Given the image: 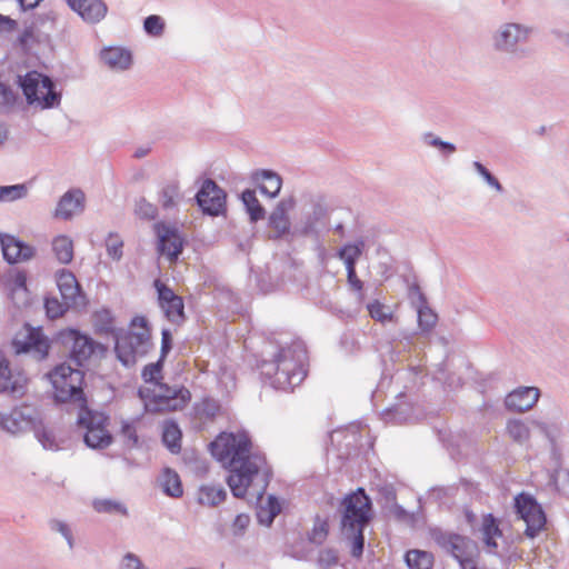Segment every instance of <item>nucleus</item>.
Here are the masks:
<instances>
[{"instance_id": "obj_1", "label": "nucleus", "mask_w": 569, "mask_h": 569, "mask_svg": "<svg viewBox=\"0 0 569 569\" xmlns=\"http://www.w3.org/2000/svg\"><path fill=\"white\" fill-rule=\"evenodd\" d=\"M212 456L230 475L228 485L237 498L247 495L261 499L268 482L269 473L264 457L252 452L251 441L244 431L222 432L210 445Z\"/></svg>"}, {"instance_id": "obj_2", "label": "nucleus", "mask_w": 569, "mask_h": 569, "mask_svg": "<svg viewBox=\"0 0 569 569\" xmlns=\"http://www.w3.org/2000/svg\"><path fill=\"white\" fill-rule=\"evenodd\" d=\"M162 360L147 365L142 370L143 381L149 385L139 389V396L149 412H164L181 410L189 402L191 396L186 388H172L161 383Z\"/></svg>"}, {"instance_id": "obj_3", "label": "nucleus", "mask_w": 569, "mask_h": 569, "mask_svg": "<svg viewBox=\"0 0 569 569\" xmlns=\"http://www.w3.org/2000/svg\"><path fill=\"white\" fill-rule=\"evenodd\" d=\"M341 508V542L352 558L360 560L365 548L363 529L371 519L370 499L362 489H358L343 499Z\"/></svg>"}, {"instance_id": "obj_4", "label": "nucleus", "mask_w": 569, "mask_h": 569, "mask_svg": "<svg viewBox=\"0 0 569 569\" xmlns=\"http://www.w3.org/2000/svg\"><path fill=\"white\" fill-rule=\"evenodd\" d=\"M536 28L527 22L506 20L490 32L489 42L492 51L507 56H525V48L532 41Z\"/></svg>"}, {"instance_id": "obj_5", "label": "nucleus", "mask_w": 569, "mask_h": 569, "mask_svg": "<svg viewBox=\"0 0 569 569\" xmlns=\"http://www.w3.org/2000/svg\"><path fill=\"white\" fill-rule=\"evenodd\" d=\"M307 351L302 343L297 342L283 348L276 359V371L272 385L280 390H291L305 379Z\"/></svg>"}, {"instance_id": "obj_6", "label": "nucleus", "mask_w": 569, "mask_h": 569, "mask_svg": "<svg viewBox=\"0 0 569 569\" xmlns=\"http://www.w3.org/2000/svg\"><path fill=\"white\" fill-rule=\"evenodd\" d=\"M150 345V332L147 320L143 317H136L129 330H120L116 333V353L123 366H132L139 357L148 352Z\"/></svg>"}, {"instance_id": "obj_7", "label": "nucleus", "mask_w": 569, "mask_h": 569, "mask_svg": "<svg viewBox=\"0 0 569 569\" xmlns=\"http://www.w3.org/2000/svg\"><path fill=\"white\" fill-rule=\"evenodd\" d=\"M28 106L36 110L58 108L61 103V92L57 90L53 81L38 71H30L19 77Z\"/></svg>"}, {"instance_id": "obj_8", "label": "nucleus", "mask_w": 569, "mask_h": 569, "mask_svg": "<svg viewBox=\"0 0 569 569\" xmlns=\"http://www.w3.org/2000/svg\"><path fill=\"white\" fill-rule=\"evenodd\" d=\"M435 541L443 552L457 560L461 569H481L478 567V545L469 537L439 532L435 535Z\"/></svg>"}, {"instance_id": "obj_9", "label": "nucleus", "mask_w": 569, "mask_h": 569, "mask_svg": "<svg viewBox=\"0 0 569 569\" xmlns=\"http://www.w3.org/2000/svg\"><path fill=\"white\" fill-rule=\"evenodd\" d=\"M50 381L54 399L59 402L82 398L83 373L70 365L61 363L46 375Z\"/></svg>"}, {"instance_id": "obj_10", "label": "nucleus", "mask_w": 569, "mask_h": 569, "mask_svg": "<svg viewBox=\"0 0 569 569\" xmlns=\"http://www.w3.org/2000/svg\"><path fill=\"white\" fill-rule=\"evenodd\" d=\"M40 422V412L31 405L21 403L8 411L0 410V432L21 436L34 429Z\"/></svg>"}, {"instance_id": "obj_11", "label": "nucleus", "mask_w": 569, "mask_h": 569, "mask_svg": "<svg viewBox=\"0 0 569 569\" xmlns=\"http://www.w3.org/2000/svg\"><path fill=\"white\" fill-rule=\"evenodd\" d=\"M515 509L519 518L526 523L525 535L528 538L537 537L546 527V515L537 499L527 492L515 497Z\"/></svg>"}, {"instance_id": "obj_12", "label": "nucleus", "mask_w": 569, "mask_h": 569, "mask_svg": "<svg viewBox=\"0 0 569 569\" xmlns=\"http://www.w3.org/2000/svg\"><path fill=\"white\" fill-rule=\"evenodd\" d=\"M30 378L19 367H12L10 360L0 350V393L12 398H22L28 393Z\"/></svg>"}, {"instance_id": "obj_13", "label": "nucleus", "mask_w": 569, "mask_h": 569, "mask_svg": "<svg viewBox=\"0 0 569 569\" xmlns=\"http://www.w3.org/2000/svg\"><path fill=\"white\" fill-rule=\"evenodd\" d=\"M59 338L64 348L69 351L70 358L79 366L84 365L96 353L103 351L101 345L74 329L61 331Z\"/></svg>"}, {"instance_id": "obj_14", "label": "nucleus", "mask_w": 569, "mask_h": 569, "mask_svg": "<svg viewBox=\"0 0 569 569\" xmlns=\"http://www.w3.org/2000/svg\"><path fill=\"white\" fill-rule=\"evenodd\" d=\"M12 347L16 353L27 352L42 360L49 353L50 343L41 329L24 326L16 333Z\"/></svg>"}, {"instance_id": "obj_15", "label": "nucleus", "mask_w": 569, "mask_h": 569, "mask_svg": "<svg viewBox=\"0 0 569 569\" xmlns=\"http://www.w3.org/2000/svg\"><path fill=\"white\" fill-rule=\"evenodd\" d=\"M106 417L91 411L82 412L79 425L86 428L84 442L90 448H106L111 443V436L106 430Z\"/></svg>"}, {"instance_id": "obj_16", "label": "nucleus", "mask_w": 569, "mask_h": 569, "mask_svg": "<svg viewBox=\"0 0 569 569\" xmlns=\"http://www.w3.org/2000/svg\"><path fill=\"white\" fill-rule=\"evenodd\" d=\"M154 230L158 238V251L170 263H174L182 252L184 240L179 230L168 223H157Z\"/></svg>"}, {"instance_id": "obj_17", "label": "nucleus", "mask_w": 569, "mask_h": 569, "mask_svg": "<svg viewBox=\"0 0 569 569\" xmlns=\"http://www.w3.org/2000/svg\"><path fill=\"white\" fill-rule=\"evenodd\" d=\"M477 537L489 553L502 556L506 541L499 521L491 513L483 515L477 529Z\"/></svg>"}, {"instance_id": "obj_18", "label": "nucleus", "mask_w": 569, "mask_h": 569, "mask_svg": "<svg viewBox=\"0 0 569 569\" xmlns=\"http://www.w3.org/2000/svg\"><path fill=\"white\" fill-rule=\"evenodd\" d=\"M0 284L19 307L28 305L30 291L27 287V273L19 269H9L0 276Z\"/></svg>"}, {"instance_id": "obj_19", "label": "nucleus", "mask_w": 569, "mask_h": 569, "mask_svg": "<svg viewBox=\"0 0 569 569\" xmlns=\"http://www.w3.org/2000/svg\"><path fill=\"white\" fill-rule=\"evenodd\" d=\"M64 2L82 22L90 26L102 22L109 12V7L104 0H64Z\"/></svg>"}, {"instance_id": "obj_20", "label": "nucleus", "mask_w": 569, "mask_h": 569, "mask_svg": "<svg viewBox=\"0 0 569 569\" xmlns=\"http://www.w3.org/2000/svg\"><path fill=\"white\" fill-rule=\"evenodd\" d=\"M86 194L79 188L64 192L57 202L53 217L58 220L70 221L82 214L86 209Z\"/></svg>"}, {"instance_id": "obj_21", "label": "nucleus", "mask_w": 569, "mask_h": 569, "mask_svg": "<svg viewBox=\"0 0 569 569\" xmlns=\"http://www.w3.org/2000/svg\"><path fill=\"white\" fill-rule=\"evenodd\" d=\"M197 201L203 212L218 216L224 210L226 193L214 181L207 179L197 193Z\"/></svg>"}, {"instance_id": "obj_22", "label": "nucleus", "mask_w": 569, "mask_h": 569, "mask_svg": "<svg viewBox=\"0 0 569 569\" xmlns=\"http://www.w3.org/2000/svg\"><path fill=\"white\" fill-rule=\"evenodd\" d=\"M0 244L4 260L10 264L30 261L37 253L33 246L7 233H0Z\"/></svg>"}, {"instance_id": "obj_23", "label": "nucleus", "mask_w": 569, "mask_h": 569, "mask_svg": "<svg viewBox=\"0 0 569 569\" xmlns=\"http://www.w3.org/2000/svg\"><path fill=\"white\" fill-rule=\"evenodd\" d=\"M154 288L158 292V300L168 320L179 323L183 320V302L169 287L161 280L154 281Z\"/></svg>"}, {"instance_id": "obj_24", "label": "nucleus", "mask_w": 569, "mask_h": 569, "mask_svg": "<svg viewBox=\"0 0 569 569\" xmlns=\"http://www.w3.org/2000/svg\"><path fill=\"white\" fill-rule=\"evenodd\" d=\"M100 61L114 72H124L133 66L132 51L123 46H107L100 50Z\"/></svg>"}, {"instance_id": "obj_25", "label": "nucleus", "mask_w": 569, "mask_h": 569, "mask_svg": "<svg viewBox=\"0 0 569 569\" xmlns=\"http://www.w3.org/2000/svg\"><path fill=\"white\" fill-rule=\"evenodd\" d=\"M56 281L64 303L67 306L78 305L82 297L76 276L67 269H60L56 273Z\"/></svg>"}, {"instance_id": "obj_26", "label": "nucleus", "mask_w": 569, "mask_h": 569, "mask_svg": "<svg viewBox=\"0 0 569 569\" xmlns=\"http://www.w3.org/2000/svg\"><path fill=\"white\" fill-rule=\"evenodd\" d=\"M293 207L295 200L292 198L282 199L270 213L269 227L272 229L274 238H280L289 232L291 224L289 212Z\"/></svg>"}, {"instance_id": "obj_27", "label": "nucleus", "mask_w": 569, "mask_h": 569, "mask_svg": "<svg viewBox=\"0 0 569 569\" xmlns=\"http://www.w3.org/2000/svg\"><path fill=\"white\" fill-rule=\"evenodd\" d=\"M540 397L536 387H519L506 397V406L513 411L523 412L531 409Z\"/></svg>"}, {"instance_id": "obj_28", "label": "nucleus", "mask_w": 569, "mask_h": 569, "mask_svg": "<svg viewBox=\"0 0 569 569\" xmlns=\"http://www.w3.org/2000/svg\"><path fill=\"white\" fill-rule=\"evenodd\" d=\"M551 460L553 467L549 472L550 485L558 493L569 497V466L565 465L560 451L553 450Z\"/></svg>"}, {"instance_id": "obj_29", "label": "nucleus", "mask_w": 569, "mask_h": 569, "mask_svg": "<svg viewBox=\"0 0 569 569\" xmlns=\"http://www.w3.org/2000/svg\"><path fill=\"white\" fill-rule=\"evenodd\" d=\"M251 180L269 198H276L280 193L282 179L276 171L257 169L251 173Z\"/></svg>"}, {"instance_id": "obj_30", "label": "nucleus", "mask_w": 569, "mask_h": 569, "mask_svg": "<svg viewBox=\"0 0 569 569\" xmlns=\"http://www.w3.org/2000/svg\"><path fill=\"white\" fill-rule=\"evenodd\" d=\"M51 252L60 264H70L74 257L73 239L64 233L56 234L50 242Z\"/></svg>"}, {"instance_id": "obj_31", "label": "nucleus", "mask_w": 569, "mask_h": 569, "mask_svg": "<svg viewBox=\"0 0 569 569\" xmlns=\"http://www.w3.org/2000/svg\"><path fill=\"white\" fill-rule=\"evenodd\" d=\"M533 430L543 435L551 446V453L558 449V441L561 438L563 426L561 422L550 419H532Z\"/></svg>"}, {"instance_id": "obj_32", "label": "nucleus", "mask_w": 569, "mask_h": 569, "mask_svg": "<svg viewBox=\"0 0 569 569\" xmlns=\"http://www.w3.org/2000/svg\"><path fill=\"white\" fill-rule=\"evenodd\" d=\"M227 492L220 485L207 483L198 488L197 502L204 507H216L224 501Z\"/></svg>"}, {"instance_id": "obj_33", "label": "nucleus", "mask_w": 569, "mask_h": 569, "mask_svg": "<svg viewBox=\"0 0 569 569\" xmlns=\"http://www.w3.org/2000/svg\"><path fill=\"white\" fill-rule=\"evenodd\" d=\"M92 508L99 513H108L123 518L129 516V509L127 505L119 499L98 498L92 501Z\"/></svg>"}, {"instance_id": "obj_34", "label": "nucleus", "mask_w": 569, "mask_h": 569, "mask_svg": "<svg viewBox=\"0 0 569 569\" xmlns=\"http://www.w3.org/2000/svg\"><path fill=\"white\" fill-rule=\"evenodd\" d=\"M507 433L508 436L519 445L528 443L530 436L533 430L532 419L528 421L523 420H509L507 423Z\"/></svg>"}, {"instance_id": "obj_35", "label": "nucleus", "mask_w": 569, "mask_h": 569, "mask_svg": "<svg viewBox=\"0 0 569 569\" xmlns=\"http://www.w3.org/2000/svg\"><path fill=\"white\" fill-rule=\"evenodd\" d=\"M158 481L164 495L172 498H179L182 496V483L179 475L174 470L169 468L164 469Z\"/></svg>"}, {"instance_id": "obj_36", "label": "nucleus", "mask_w": 569, "mask_h": 569, "mask_svg": "<svg viewBox=\"0 0 569 569\" xmlns=\"http://www.w3.org/2000/svg\"><path fill=\"white\" fill-rule=\"evenodd\" d=\"M405 560L409 569H431L433 566L432 553L419 549L409 550Z\"/></svg>"}, {"instance_id": "obj_37", "label": "nucleus", "mask_w": 569, "mask_h": 569, "mask_svg": "<svg viewBox=\"0 0 569 569\" xmlns=\"http://www.w3.org/2000/svg\"><path fill=\"white\" fill-rule=\"evenodd\" d=\"M241 200L250 216V220L256 222L264 218V209L258 200L253 190L247 189L241 194Z\"/></svg>"}, {"instance_id": "obj_38", "label": "nucleus", "mask_w": 569, "mask_h": 569, "mask_svg": "<svg viewBox=\"0 0 569 569\" xmlns=\"http://www.w3.org/2000/svg\"><path fill=\"white\" fill-rule=\"evenodd\" d=\"M162 440L171 452L177 453L180 451L181 431L174 422L168 421L163 425Z\"/></svg>"}, {"instance_id": "obj_39", "label": "nucleus", "mask_w": 569, "mask_h": 569, "mask_svg": "<svg viewBox=\"0 0 569 569\" xmlns=\"http://www.w3.org/2000/svg\"><path fill=\"white\" fill-rule=\"evenodd\" d=\"M280 510L279 501L273 496H269L266 503H261L257 512L259 522L264 526H270Z\"/></svg>"}, {"instance_id": "obj_40", "label": "nucleus", "mask_w": 569, "mask_h": 569, "mask_svg": "<svg viewBox=\"0 0 569 569\" xmlns=\"http://www.w3.org/2000/svg\"><path fill=\"white\" fill-rule=\"evenodd\" d=\"M367 309L370 317L378 322L387 323L395 321V312L392 308L378 300L368 303Z\"/></svg>"}, {"instance_id": "obj_41", "label": "nucleus", "mask_w": 569, "mask_h": 569, "mask_svg": "<svg viewBox=\"0 0 569 569\" xmlns=\"http://www.w3.org/2000/svg\"><path fill=\"white\" fill-rule=\"evenodd\" d=\"M28 193L29 188L24 183L0 186V203L23 199Z\"/></svg>"}, {"instance_id": "obj_42", "label": "nucleus", "mask_w": 569, "mask_h": 569, "mask_svg": "<svg viewBox=\"0 0 569 569\" xmlns=\"http://www.w3.org/2000/svg\"><path fill=\"white\" fill-rule=\"evenodd\" d=\"M363 246V242L359 241L346 244L339 250L338 256L346 264V269L355 268L356 261L362 253Z\"/></svg>"}, {"instance_id": "obj_43", "label": "nucleus", "mask_w": 569, "mask_h": 569, "mask_svg": "<svg viewBox=\"0 0 569 569\" xmlns=\"http://www.w3.org/2000/svg\"><path fill=\"white\" fill-rule=\"evenodd\" d=\"M472 168L496 194H502L505 192V189L498 178H496L481 162L473 161Z\"/></svg>"}, {"instance_id": "obj_44", "label": "nucleus", "mask_w": 569, "mask_h": 569, "mask_svg": "<svg viewBox=\"0 0 569 569\" xmlns=\"http://www.w3.org/2000/svg\"><path fill=\"white\" fill-rule=\"evenodd\" d=\"M421 141L425 146L439 150L445 156H450L456 152L457 148L453 143L441 140L432 132H426L421 136Z\"/></svg>"}, {"instance_id": "obj_45", "label": "nucleus", "mask_w": 569, "mask_h": 569, "mask_svg": "<svg viewBox=\"0 0 569 569\" xmlns=\"http://www.w3.org/2000/svg\"><path fill=\"white\" fill-rule=\"evenodd\" d=\"M31 431L34 432L37 439L39 440V442L42 445V447L44 449L56 450V449L59 448V443L57 441V438H56L53 431L48 429V428H46L42 425V418L41 417H40L39 425L34 429H31Z\"/></svg>"}, {"instance_id": "obj_46", "label": "nucleus", "mask_w": 569, "mask_h": 569, "mask_svg": "<svg viewBox=\"0 0 569 569\" xmlns=\"http://www.w3.org/2000/svg\"><path fill=\"white\" fill-rule=\"evenodd\" d=\"M166 28L164 19L158 14H151L143 21V30L147 34L159 38L163 34Z\"/></svg>"}, {"instance_id": "obj_47", "label": "nucleus", "mask_w": 569, "mask_h": 569, "mask_svg": "<svg viewBox=\"0 0 569 569\" xmlns=\"http://www.w3.org/2000/svg\"><path fill=\"white\" fill-rule=\"evenodd\" d=\"M339 563L338 551L333 548L321 549L318 553L317 565L319 569H331Z\"/></svg>"}, {"instance_id": "obj_48", "label": "nucleus", "mask_w": 569, "mask_h": 569, "mask_svg": "<svg viewBox=\"0 0 569 569\" xmlns=\"http://www.w3.org/2000/svg\"><path fill=\"white\" fill-rule=\"evenodd\" d=\"M49 528L51 531L61 535L66 539L69 549H73L74 539L69 523L60 519H52L49 521Z\"/></svg>"}, {"instance_id": "obj_49", "label": "nucleus", "mask_w": 569, "mask_h": 569, "mask_svg": "<svg viewBox=\"0 0 569 569\" xmlns=\"http://www.w3.org/2000/svg\"><path fill=\"white\" fill-rule=\"evenodd\" d=\"M107 254L116 261H119L123 254V240L118 236L110 233L106 239Z\"/></svg>"}, {"instance_id": "obj_50", "label": "nucleus", "mask_w": 569, "mask_h": 569, "mask_svg": "<svg viewBox=\"0 0 569 569\" xmlns=\"http://www.w3.org/2000/svg\"><path fill=\"white\" fill-rule=\"evenodd\" d=\"M329 533V523L326 519L317 518L309 539L312 543L321 545L326 541Z\"/></svg>"}, {"instance_id": "obj_51", "label": "nucleus", "mask_w": 569, "mask_h": 569, "mask_svg": "<svg viewBox=\"0 0 569 569\" xmlns=\"http://www.w3.org/2000/svg\"><path fill=\"white\" fill-rule=\"evenodd\" d=\"M118 569H149L141 557L134 552L128 551L119 560Z\"/></svg>"}, {"instance_id": "obj_52", "label": "nucleus", "mask_w": 569, "mask_h": 569, "mask_svg": "<svg viewBox=\"0 0 569 569\" xmlns=\"http://www.w3.org/2000/svg\"><path fill=\"white\" fill-rule=\"evenodd\" d=\"M437 321V316L433 311L428 307H421L418 310V325L421 330L428 331L430 330Z\"/></svg>"}, {"instance_id": "obj_53", "label": "nucleus", "mask_w": 569, "mask_h": 569, "mask_svg": "<svg viewBox=\"0 0 569 569\" xmlns=\"http://www.w3.org/2000/svg\"><path fill=\"white\" fill-rule=\"evenodd\" d=\"M66 307H68L66 303H61L56 298H49L46 300L44 308L47 311V315L51 319H56L63 315L66 311Z\"/></svg>"}, {"instance_id": "obj_54", "label": "nucleus", "mask_w": 569, "mask_h": 569, "mask_svg": "<svg viewBox=\"0 0 569 569\" xmlns=\"http://www.w3.org/2000/svg\"><path fill=\"white\" fill-rule=\"evenodd\" d=\"M179 191L177 187L169 186L163 189L161 194V203L164 208H171L174 207L179 201Z\"/></svg>"}, {"instance_id": "obj_55", "label": "nucleus", "mask_w": 569, "mask_h": 569, "mask_svg": "<svg viewBox=\"0 0 569 569\" xmlns=\"http://www.w3.org/2000/svg\"><path fill=\"white\" fill-rule=\"evenodd\" d=\"M18 29V22L0 13V36L6 37L13 33Z\"/></svg>"}, {"instance_id": "obj_56", "label": "nucleus", "mask_w": 569, "mask_h": 569, "mask_svg": "<svg viewBox=\"0 0 569 569\" xmlns=\"http://www.w3.org/2000/svg\"><path fill=\"white\" fill-rule=\"evenodd\" d=\"M220 410V406L216 400L206 399L199 407V411L201 415L213 418Z\"/></svg>"}, {"instance_id": "obj_57", "label": "nucleus", "mask_w": 569, "mask_h": 569, "mask_svg": "<svg viewBox=\"0 0 569 569\" xmlns=\"http://www.w3.org/2000/svg\"><path fill=\"white\" fill-rule=\"evenodd\" d=\"M157 209L149 202L140 201L137 203L136 213L144 219H153L156 217Z\"/></svg>"}, {"instance_id": "obj_58", "label": "nucleus", "mask_w": 569, "mask_h": 569, "mask_svg": "<svg viewBox=\"0 0 569 569\" xmlns=\"http://www.w3.org/2000/svg\"><path fill=\"white\" fill-rule=\"evenodd\" d=\"M121 433L126 439H128L133 445L137 443L138 437L134 421H122Z\"/></svg>"}, {"instance_id": "obj_59", "label": "nucleus", "mask_w": 569, "mask_h": 569, "mask_svg": "<svg viewBox=\"0 0 569 569\" xmlns=\"http://www.w3.org/2000/svg\"><path fill=\"white\" fill-rule=\"evenodd\" d=\"M325 216V211L321 208L315 210L312 218H308V221L302 227L301 232L307 234L315 229L316 222L320 221Z\"/></svg>"}, {"instance_id": "obj_60", "label": "nucleus", "mask_w": 569, "mask_h": 569, "mask_svg": "<svg viewBox=\"0 0 569 569\" xmlns=\"http://www.w3.org/2000/svg\"><path fill=\"white\" fill-rule=\"evenodd\" d=\"M250 523V518L246 513H240L236 517L232 523V529L236 535L242 533Z\"/></svg>"}, {"instance_id": "obj_61", "label": "nucleus", "mask_w": 569, "mask_h": 569, "mask_svg": "<svg viewBox=\"0 0 569 569\" xmlns=\"http://www.w3.org/2000/svg\"><path fill=\"white\" fill-rule=\"evenodd\" d=\"M171 349V335L169 330H162V341H161V359L168 355Z\"/></svg>"}, {"instance_id": "obj_62", "label": "nucleus", "mask_w": 569, "mask_h": 569, "mask_svg": "<svg viewBox=\"0 0 569 569\" xmlns=\"http://www.w3.org/2000/svg\"><path fill=\"white\" fill-rule=\"evenodd\" d=\"M32 39H33L32 28H26L19 36L18 41L22 48L27 49L30 47Z\"/></svg>"}, {"instance_id": "obj_63", "label": "nucleus", "mask_w": 569, "mask_h": 569, "mask_svg": "<svg viewBox=\"0 0 569 569\" xmlns=\"http://www.w3.org/2000/svg\"><path fill=\"white\" fill-rule=\"evenodd\" d=\"M347 273H348V282L350 283V286L356 290H361L362 282H361V280L358 279L355 268L347 269Z\"/></svg>"}, {"instance_id": "obj_64", "label": "nucleus", "mask_w": 569, "mask_h": 569, "mask_svg": "<svg viewBox=\"0 0 569 569\" xmlns=\"http://www.w3.org/2000/svg\"><path fill=\"white\" fill-rule=\"evenodd\" d=\"M22 11L37 8L43 0H17Z\"/></svg>"}]
</instances>
